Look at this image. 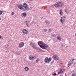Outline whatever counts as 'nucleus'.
<instances>
[{"label": "nucleus", "mask_w": 76, "mask_h": 76, "mask_svg": "<svg viewBox=\"0 0 76 76\" xmlns=\"http://www.w3.org/2000/svg\"><path fill=\"white\" fill-rule=\"evenodd\" d=\"M63 73V71H62V69H61L60 70V72H58V75H60L62 74Z\"/></svg>", "instance_id": "13"}, {"label": "nucleus", "mask_w": 76, "mask_h": 76, "mask_svg": "<svg viewBox=\"0 0 76 76\" xmlns=\"http://www.w3.org/2000/svg\"><path fill=\"white\" fill-rule=\"evenodd\" d=\"M1 18L0 17V20H1Z\"/></svg>", "instance_id": "32"}, {"label": "nucleus", "mask_w": 76, "mask_h": 76, "mask_svg": "<svg viewBox=\"0 0 76 76\" xmlns=\"http://www.w3.org/2000/svg\"><path fill=\"white\" fill-rule=\"evenodd\" d=\"M2 14V11H0V15H1Z\"/></svg>", "instance_id": "25"}, {"label": "nucleus", "mask_w": 76, "mask_h": 76, "mask_svg": "<svg viewBox=\"0 0 76 76\" xmlns=\"http://www.w3.org/2000/svg\"><path fill=\"white\" fill-rule=\"evenodd\" d=\"M61 64H63V63H61Z\"/></svg>", "instance_id": "30"}, {"label": "nucleus", "mask_w": 76, "mask_h": 76, "mask_svg": "<svg viewBox=\"0 0 76 76\" xmlns=\"http://www.w3.org/2000/svg\"><path fill=\"white\" fill-rule=\"evenodd\" d=\"M32 47H33V48H35V47L34 45H32Z\"/></svg>", "instance_id": "24"}, {"label": "nucleus", "mask_w": 76, "mask_h": 76, "mask_svg": "<svg viewBox=\"0 0 76 76\" xmlns=\"http://www.w3.org/2000/svg\"><path fill=\"white\" fill-rule=\"evenodd\" d=\"M1 36L0 35V39H1Z\"/></svg>", "instance_id": "27"}, {"label": "nucleus", "mask_w": 76, "mask_h": 76, "mask_svg": "<svg viewBox=\"0 0 76 76\" xmlns=\"http://www.w3.org/2000/svg\"><path fill=\"white\" fill-rule=\"evenodd\" d=\"M18 7L19 9L24 11L25 10L28 11L29 10L28 5L26 3H24L22 4H20L18 5Z\"/></svg>", "instance_id": "1"}, {"label": "nucleus", "mask_w": 76, "mask_h": 76, "mask_svg": "<svg viewBox=\"0 0 76 76\" xmlns=\"http://www.w3.org/2000/svg\"><path fill=\"white\" fill-rule=\"evenodd\" d=\"M63 10L62 9H61L60 10V15H63Z\"/></svg>", "instance_id": "15"}, {"label": "nucleus", "mask_w": 76, "mask_h": 76, "mask_svg": "<svg viewBox=\"0 0 76 76\" xmlns=\"http://www.w3.org/2000/svg\"><path fill=\"white\" fill-rule=\"evenodd\" d=\"M28 27H29V25H28L27 26Z\"/></svg>", "instance_id": "28"}, {"label": "nucleus", "mask_w": 76, "mask_h": 76, "mask_svg": "<svg viewBox=\"0 0 76 76\" xmlns=\"http://www.w3.org/2000/svg\"><path fill=\"white\" fill-rule=\"evenodd\" d=\"M44 32H47V29H45L44 30Z\"/></svg>", "instance_id": "22"}, {"label": "nucleus", "mask_w": 76, "mask_h": 76, "mask_svg": "<svg viewBox=\"0 0 76 76\" xmlns=\"http://www.w3.org/2000/svg\"><path fill=\"white\" fill-rule=\"evenodd\" d=\"M33 0H29V1H32Z\"/></svg>", "instance_id": "29"}, {"label": "nucleus", "mask_w": 76, "mask_h": 76, "mask_svg": "<svg viewBox=\"0 0 76 76\" xmlns=\"http://www.w3.org/2000/svg\"><path fill=\"white\" fill-rule=\"evenodd\" d=\"M45 22L46 23V24H50V23H48L47 21H45Z\"/></svg>", "instance_id": "21"}, {"label": "nucleus", "mask_w": 76, "mask_h": 76, "mask_svg": "<svg viewBox=\"0 0 76 76\" xmlns=\"http://www.w3.org/2000/svg\"><path fill=\"white\" fill-rule=\"evenodd\" d=\"M38 44L40 46V47L41 48V47L42 46V45L44 44V42H38Z\"/></svg>", "instance_id": "10"}, {"label": "nucleus", "mask_w": 76, "mask_h": 76, "mask_svg": "<svg viewBox=\"0 0 76 76\" xmlns=\"http://www.w3.org/2000/svg\"><path fill=\"white\" fill-rule=\"evenodd\" d=\"M24 46V42H21L19 44V47L20 48H22V47H23Z\"/></svg>", "instance_id": "9"}, {"label": "nucleus", "mask_w": 76, "mask_h": 76, "mask_svg": "<svg viewBox=\"0 0 76 76\" xmlns=\"http://www.w3.org/2000/svg\"><path fill=\"white\" fill-rule=\"evenodd\" d=\"M51 31H52L51 29H49V32H51Z\"/></svg>", "instance_id": "26"}, {"label": "nucleus", "mask_w": 76, "mask_h": 76, "mask_svg": "<svg viewBox=\"0 0 76 76\" xmlns=\"http://www.w3.org/2000/svg\"><path fill=\"white\" fill-rule=\"evenodd\" d=\"M52 58L55 60H59V57L56 55H55L54 56H53Z\"/></svg>", "instance_id": "8"}, {"label": "nucleus", "mask_w": 76, "mask_h": 76, "mask_svg": "<svg viewBox=\"0 0 76 76\" xmlns=\"http://www.w3.org/2000/svg\"><path fill=\"white\" fill-rule=\"evenodd\" d=\"M64 5V2L61 1H59L54 4V6L55 7H63Z\"/></svg>", "instance_id": "2"}, {"label": "nucleus", "mask_w": 76, "mask_h": 76, "mask_svg": "<svg viewBox=\"0 0 76 76\" xmlns=\"http://www.w3.org/2000/svg\"><path fill=\"white\" fill-rule=\"evenodd\" d=\"M51 58H48V57H46L44 59V62L45 63H46L47 64L48 63H49L51 61Z\"/></svg>", "instance_id": "3"}, {"label": "nucleus", "mask_w": 76, "mask_h": 76, "mask_svg": "<svg viewBox=\"0 0 76 76\" xmlns=\"http://www.w3.org/2000/svg\"><path fill=\"white\" fill-rule=\"evenodd\" d=\"M26 25L27 26L28 24L27 23H26Z\"/></svg>", "instance_id": "31"}, {"label": "nucleus", "mask_w": 76, "mask_h": 76, "mask_svg": "<svg viewBox=\"0 0 76 76\" xmlns=\"http://www.w3.org/2000/svg\"><path fill=\"white\" fill-rule=\"evenodd\" d=\"M15 14V13H14V12H12V13H11V15H14Z\"/></svg>", "instance_id": "23"}, {"label": "nucleus", "mask_w": 76, "mask_h": 76, "mask_svg": "<svg viewBox=\"0 0 76 76\" xmlns=\"http://www.w3.org/2000/svg\"><path fill=\"white\" fill-rule=\"evenodd\" d=\"M39 61V59L38 58L37 59V60H36V61L37 62H38V61Z\"/></svg>", "instance_id": "18"}, {"label": "nucleus", "mask_w": 76, "mask_h": 76, "mask_svg": "<svg viewBox=\"0 0 76 76\" xmlns=\"http://www.w3.org/2000/svg\"><path fill=\"white\" fill-rule=\"evenodd\" d=\"M74 60H75V59L74 58L71 59V60H70L68 64V66L70 67L72 64H73L74 62Z\"/></svg>", "instance_id": "4"}, {"label": "nucleus", "mask_w": 76, "mask_h": 76, "mask_svg": "<svg viewBox=\"0 0 76 76\" xmlns=\"http://www.w3.org/2000/svg\"><path fill=\"white\" fill-rule=\"evenodd\" d=\"M64 11L65 12H66V13H67V14H68L69 13V12H68L67 10L66 9Z\"/></svg>", "instance_id": "17"}, {"label": "nucleus", "mask_w": 76, "mask_h": 76, "mask_svg": "<svg viewBox=\"0 0 76 76\" xmlns=\"http://www.w3.org/2000/svg\"><path fill=\"white\" fill-rule=\"evenodd\" d=\"M37 58V57L35 56H29L28 57V59L30 60H34V59H35Z\"/></svg>", "instance_id": "7"}, {"label": "nucleus", "mask_w": 76, "mask_h": 76, "mask_svg": "<svg viewBox=\"0 0 76 76\" xmlns=\"http://www.w3.org/2000/svg\"><path fill=\"white\" fill-rule=\"evenodd\" d=\"M29 69V68L28 66H26L24 68V70L25 71H26V72H28Z\"/></svg>", "instance_id": "12"}, {"label": "nucleus", "mask_w": 76, "mask_h": 76, "mask_svg": "<svg viewBox=\"0 0 76 76\" xmlns=\"http://www.w3.org/2000/svg\"><path fill=\"white\" fill-rule=\"evenodd\" d=\"M57 39L58 40H61V37L60 36H58L57 37Z\"/></svg>", "instance_id": "14"}, {"label": "nucleus", "mask_w": 76, "mask_h": 76, "mask_svg": "<svg viewBox=\"0 0 76 76\" xmlns=\"http://www.w3.org/2000/svg\"><path fill=\"white\" fill-rule=\"evenodd\" d=\"M72 76H76V73H72Z\"/></svg>", "instance_id": "19"}, {"label": "nucleus", "mask_w": 76, "mask_h": 76, "mask_svg": "<svg viewBox=\"0 0 76 76\" xmlns=\"http://www.w3.org/2000/svg\"><path fill=\"white\" fill-rule=\"evenodd\" d=\"M57 75V74H56V73H54L53 74V76H56Z\"/></svg>", "instance_id": "20"}, {"label": "nucleus", "mask_w": 76, "mask_h": 76, "mask_svg": "<svg viewBox=\"0 0 76 76\" xmlns=\"http://www.w3.org/2000/svg\"><path fill=\"white\" fill-rule=\"evenodd\" d=\"M41 48L44 50L45 49H46V48H48V45L45 43H43V44Z\"/></svg>", "instance_id": "6"}, {"label": "nucleus", "mask_w": 76, "mask_h": 76, "mask_svg": "<svg viewBox=\"0 0 76 76\" xmlns=\"http://www.w3.org/2000/svg\"><path fill=\"white\" fill-rule=\"evenodd\" d=\"M65 18H66V16H63L61 18L60 20V21L61 23H64V22H65L66 21Z\"/></svg>", "instance_id": "5"}, {"label": "nucleus", "mask_w": 76, "mask_h": 76, "mask_svg": "<svg viewBox=\"0 0 76 76\" xmlns=\"http://www.w3.org/2000/svg\"><path fill=\"white\" fill-rule=\"evenodd\" d=\"M22 32L25 34H28L29 33V31H27V30L25 29L23 30Z\"/></svg>", "instance_id": "11"}, {"label": "nucleus", "mask_w": 76, "mask_h": 76, "mask_svg": "<svg viewBox=\"0 0 76 76\" xmlns=\"http://www.w3.org/2000/svg\"><path fill=\"white\" fill-rule=\"evenodd\" d=\"M22 15L23 16H24V17L26 16V13L24 12L22 13Z\"/></svg>", "instance_id": "16"}]
</instances>
